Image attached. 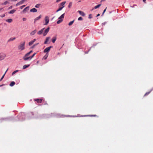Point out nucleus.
Instances as JSON below:
<instances>
[{"label": "nucleus", "mask_w": 153, "mask_h": 153, "mask_svg": "<svg viewBox=\"0 0 153 153\" xmlns=\"http://www.w3.org/2000/svg\"><path fill=\"white\" fill-rule=\"evenodd\" d=\"M15 84V83L14 81H12L11 82L9 85L11 87H12Z\"/></svg>", "instance_id": "nucleus-20"}, {"label": "nucleus", "mask_w": 153, "mask_h": 153, "mask_svg": "<svg viewBox=\"0 0 153 153\" xmlns=\"http://www.w3.org/2000/svg\"><path fill=\"white\" fill-rule=\"evenodd\" d=\"M63 117H77L76 116H71L69 115H62Z\"/></svg>", "instance_id": "nucleus-19"}, {"label": "nucleus", "mask_w": 153, "mask_h": 153, "mask_svg": "<svg viewBox=\"0 0 153 153\" xmlns=\"http://www.w3.org/2000/svg\"><path fill=\"white\" fill-rule=\"evenodd\" d=\"M5 56L4 54H0V60H2L3 59L4 57H5Z\"/></svg>", "instance_id": "nucleus-13"}, {"label": "nucleus", "mask_w": 153, "mask_h": 153, "mask_svg": "<svg viewBox=\"0 0 153 153\" xmlns=\"http://www.w3.org/2000/svg\"><path fill=\"white\" fill-rule=\"evenodd\" d=\"M150 93V92H146L144 95V96H146L148 95Z\"/></svg>", "instance_id": "nucleus-39"}, {"label": "nucleus", "mask_w": 153, "mask_h": 153, "mask_svg": "<svg viewBox=\"0 0 153 153\" xmlns=\"http://www.w3.org/2000/svg\"><path fill=\"white\" fill-rule=\"evenodd\" d=\"M56 40V37H53L52 39V42L53 43H55Z\"/></svg>", "instance_id": "nucleus-27"}, {"label": "nucleus", "mask_w": 153, "mask_h": 153, "mask_svg": "<svg viewBox=\"0 0 153 153\" xmlns=\"http://www.w3.org/2000/svg\"><path fill=\"white\" fill-rule=\"evenodd\" d=\"M50 39V37H47L46 38L45 41L44 42V44H47L48 43V42Z\"/></svg>", "instance_id": "nucleus-16"}, {"label": "nucleus", "mask_w": 153, "mask_h": 153, "mask_svg": "<svg viewBox=\"0 0 153 153\" xmlns=\"http://www.w3.org/2000/svg\"><path fill=\"white\" fill-rule=\"evenodd\" d=\"M105 1V0H101V2H102V1Z\"/></svg>", "instance_id": "nucleus-57"}, {"label": "nucleus", "mask_w": 153, "mask_h": 153, "mask_svg": "<svg viewBox=\"0 0 153 153\" xmlns=\"http://www.w3.org/2000/svg\"><path fill=\"white\" fill-rule=\"evenodd\" d=\"M49 27H48L45 30L44 32L43 33V35L44 36H45L47 34L49 31Z\"/></svg>", "instance_id": "nucleus-8"}, {"label": "nucleus", "mask_w": 153, "mask_h": 153, "mask_svg": "<svg viewBox=\"0 0 153 153\" xmlns=\"http://www.w3.org/2000/svg\"><path fill=\"white\" fill-rule=\"evenodd\" d=\"M34 42L32 40L29 42L28 45L29 46H31L32 44H33Z\"/></svg>", "instance_id": "nucleus-28"}, {"label": "nucleus", "mask_w": 153, "mask_h": 153, "mask_svg": "<svg viewBox=\"0 0 153 153\" xmlns=\"http://www.w3.org/2000/svg\"><path fill=\"white\" fill-rule=\"evenodd\" d=\"M38 45V43H37L36 44H35L34 45H33L32 47H31V48H34L37 45Z\"/></svg>", "instance_id": "nucleus-32"}, {"label": "nucleus", "mask_w": 153, "mask_h": 153, "mask_svg": "<svg viewBox=\"0 0 153 153\" xmlns=\"http://www.w3.org/2000/svg\"><path fill=\"white\" fill-rule=\"evenodd\" d=\"M66 3V2L65 1L60 3L59 4V8L56 11V12H57L61 10L65 7V4Z\"/></svg>", "instance_id": "nucleus-3"}, {"label": "nucleus", "mask_w": 153, "mask_h": 153, "mask_svg": "<svg viewBox=\"0 0 153 153\" xmlns=\"http://www.w3.org/2000/svg\"><path fill=\"white\" fill-rule=\"evenodd\" d=\"M16 11V10L15 9H13L12 10L8 12V13L11 14L14 13Z\"/></svg>", "instance_id": "nucleus-18"}, {"label": "nucleus", "mask_w": 153, "mask_h": 153, "mask_svg": "<svg viewBox=\"0 0 153 153\" xmlns=\"http://www.w3.org/2000/svg\"><path fill=\"white\" fill-rule=\"evenodd\" d=\"M8 3V2L7 1H5L3 4H4L5 5H6Z\"/></svg>", "instance_id": "nucleus-38"}, {"label": "nucleus", "mask_w": 153, "mask_h": 153, "mask_svg": "<svg viewBox=\"0 0 153 153\" xmlns=\"http://www.w3.org/2000/svg\"><path fill=\"white\" fill-rule=\"evenodd\" d=\"M36 32V30H33V31L31 32L30 33V34L31 35H33L35 34V33Z\"/></svg>", "instance_id": "nucleus-21"}, {"label": "nucleus", "mask_w": 153, "mask_h": 153, "mask_svg": "<svg viewBox=\"0 0 153 153\" xmlns=\"http://www.w3.org/2000/svg\"><path fill=\"white\" fill-rule=\"evenodd\" d=\"M78 12L81 16H85V14L83 11L79 10Z\"/></svg>", "instance_id": "nucleus-14"}, {"label": "nucleus", "mask_w": 153, "mask_h": 153, "mask_svg": "<svg viewBox=\"0 0 153 153\" xmlns=\"http://www.w3.org/2000/svg\"><path fill=\"white\" fill-rule=\"evenodd\" d=\"M29 9V7L27 6L25 7L23 10V13H25Z\"/></svg>", "instance_id": "nucleus-12"}, {"label": "nucleus", "mask_w": 153, "mask_h": 153, "mask_svg": "<svg viewBox=\"0 0 153 153\" xmlns=\"http://www.w3.org/2000/svg\"><path fill=\"white\" fill-rule=\"evenodd\" d=\"M6 21L8 23H11L12 21V19H8L6 20Z\"/></svg>", "instance_id": "nucleus-24"}, {"label": "nucleus", "mask_w": 153, "mask_h": 153, "mask_svg": "<svg viewBox=\"0 0 153 153\" xmlns=\"http://www.w3.org/2000/svg\"><path fill=\"white\" fill-rule=\"evenodd\" d=\"M88 18L89 19H91L92 18V16L91 14H89V15Z\"/></svg>", "instance_id": "nucleus-42"}, {"label": "nucleus", "mask_w": 153, "mask_h": 153, "mask_svg": "<svg viewBox=\"0 0 153 153\" xmlns=\"http://www.w3.org/2000/svg\"><path fill=\"white\" fill-rule=\"evenodd\" d=\"M25 42H21V44L19 45L18 48L19 50L22 51L25 49Z\"/></svg>", "instance_id": "nucleus-4"}, {"label": "nucleus", "mask_w": 153, "mask_h": 153, "mask_svg": "<svg viewBox=\"0 0 153 153\" xmlns=\"http://www.w3.org/2000/svg\"><path fill=\"white\" fill-rule=\"evenodd\" d=\"M3 8H0V11L3 9Z\"/></svg>", "instance_id": "nucleus-58"}, {"label": "nucleus", "mask_w": 153, "mask_h": 153, "mask_svg": "<svg viewBox=\"0 0 153 153\" xmlns=\"http://www.w3.org/2000/svg\"><path fill=\"white\" fill-rule=\"evenodd\" d=\"M37 10L35 8H34L30 10V11L31 12L35 13L37 12Z\"/></svg>", "instance_id": "nucleus-15"}, {"label": "nucleus", "mask_w": 153, "mask_h": 153, "mask_svg": "<svg viewBox=\"0 0 153 153\" xmlns=\"http://www.w3.org/2000/svg\"><path fill=\"white\" fill-rule=\"evenodd\" d=\"M25 5H22V6H21L20 7V8L21 9H22L23 8V7H25Z\"/></svg>", "instance_id": "nucleus-37"}, {"label": "nucleus", "mask_w": 153, "mask_h": 153, "mask_svg": "<svg viewBox=\"0 0 153 153\" xmlns=\"http://www.w3.org/2000/svg\"><path fill=\"white\" fill-rule=\"evenodd\" d=\"M27 1V0H22L19 2L17 3L16 4V6H18L22 4H23L25 1Z\"/></svg>", "instance_id": "nucleus-10"}, {"label": "nucleus", "mask_w": 153, "mask_h": 153, "mask_svg": "<svg viewBox=\"0 0 153 153\" xmlns=\"http://www.w3.org/2000/svg\"><path fill=\"white\" fill-rule=\"evenodd\" d=\"M72 2H70L69 4V5H68V7L69 8H70L72 6Z\"/></svg>", "instance_id": "nucleus-33"}, {"label": "nucleus", "mask_w": 153, "mask_h": 153, "mask_svg": "<svg viewBox=\"0 0 153 153\" xmlns=\"http://www.w3.org/2000/svg\"><path fill=\"white\" fill-rule=\"evenodd\" d=\"M39 63V62H38V61L37 62H36V63Z\"/></svg>", "instance_id": "nucleus-60"}, {"label": "nucleus", "mask_w": 153, "mask_h": 153, "mask_svg": "<svg viewBox=\"0 0 153 153\" xmlns=\"http://www.w3.org/2000/svg\"><path fill=\"white\" fill-rule=\"evenodd\" d=\"M48 55H45V56H44V59H47V58L48 57Z\"/></svg>", "instance_id": "nucleus-43"}, {"label": "nucleus", "mask_w": 153, "mask_h": 153, "mask_svg": "<svg viewBox=\"0 0 153 153\" xmlns=\"http://www.w3.org/2000/svg\"><path fill=\"white\" fill-rule=\"evenodd\" d=\"M19 71V70H16V71H14L12 73V75H13L14 74H15V73H17V72H18Z\"/></svg>", "instance_id": "nucleus-34"}, {"label": "nucleus", "mask_w": 153, "mask_h": 153, "mask_svg": "<svg viewBox=\"0 0 153 153\" xmlns=\"http://www.w3.org/2000/svg\"><path fill=\"white\" fill-rule=\"evenodd\" d=\"M44 28L40 30L39 31V34H41L44 31Z\"/></svg>", "instance_id": "nucleus-31"}, {"label": "nucleus", "mask_w": 153, "mask_h": 153, "mask_svg": "<svg viewBox=\"0 0 153 153\" xmlns=\"http://www.w3.org/2000/svg\"><path fill=\"white\" fill-rule=\"evenodd\" d=\"M87 116H88L90 117H96V115H87Z\"/></svg>", "instance_id": "nucleus-44"}, {"label": "nucleus", "mask_w": 153, "mask_h": 153, "mask_svg": "<svg viewBox=\"0 0 153 153\" xmlns=\"http://www.w3.org/2000/svg\"><path fill=\"white\" fill-rule=\"evenodd\" d=\"M15 39H16L15 37L11 38L8 40L7 42H10V41H13L14 40H15Z\"/></svg>", "instance_id": "nucleus-25"}, {"label": "nucleus", "mask_w": 153, "mask_h": 153, "mask_svg": "<svg viewBox=\"0 0 153 153\" xmlns=\"http://www.w3.org/2000/svg\"><path fill=\"white\" fill-rule=\"evenodd\" d=\"M36 40V39H33V40H32V41H33V42H34Z\"/></svg>", "instance_id": "nucleus-52"}, {"label": "nucleus", "mask_w": 153, "mask_h": 153, "mask_svg": "<svg viewBox=\"0 0 153 153\" xmlns=\"http://www.w3.org/2000/svg\"><path fill=\"white\" fill-rule=\"evenodd\" d=\"M35 7L37 8H38V4H36L35 6Z\"/></svg>", "instance_id": "nucleus-49"}, {"label": "nucleus", "mask_w": 153, "mask_h": 153, "mask_svg": "<svg viewBox=\"0 0 153 153\" xmlns=\"http://www.w3.org/2000/svg\"><path fill=\"white\" fill-rule=\"evenodd\" d=\"M25 114L24 113H20L17 116V117L19 120L23 121L25 119Z\"/></svg>", "instance_id": "nucleus-1"}, {"label": "nucleus", "mask_w": 153, "mask_h": 153, "mask_svg": "<svg viewBox=\"0 0 153 153\" xmlns=\"http://www.w3.org/2000/svg\"><path fill=\"white\" fill-rule=\"evenodd\" d=\"M38 20V17L34 19V23H35L36 21L37 20Z\"/></svg>", "instance_id": "nucleus-36"}, {"label": "nucleus", "mask_w": 153, "mask_h": 153, "mask_svg": "<svg viewBox=\"0 0 153 153\" xmlns=\"http://www.w3.org/2000/svg\"><path fill=\"white\" fill-rule=\"evenodd\" d=\"M34 101H36L37 103H38V99H34Z\"/></svg>", "instance_id": "nucleus-46"}, {"label": "nucleus", "mask_w": 153, "mask_h": 153, "mask_svg": "<svg viewBox=\"0 0 153 153\" xmlns=\"http://www.w3.org/2000/svg\"><path fill=\"white\" fill-rule=\"evenodd\" d=\"M12 8H13V6H11L10 7H9L8 9H12Z\"/></svg>", "instance_id": "nucleus-47"}, {"label": "nucleus", "mask_w": 153, "mask_h": 153, "mask_svg": "<svg viewBox=\"0 0 153 153\" xmlns=\"http://www.w3.org/2000/svg\"><path fill=\"white\" fill-rule=\"evenodd\" d=\"M42 103V105H44L47 104V103L44 100L43 98L40 99H39V103Z\"/></svg>", "instance_id": "nucleus-7"}, {"label": "nucleus", "mask_w": 153, "mask_h": 153, "mask_svg": "<svg viewBox=\"0 0 153 153\" xmlns=\"http://www.w3.org/2000/svg\"><path fill=\"white\" fill-rule=\"evenodd\" d=\"M59 20H58L57 22V23L58 24H60L63 21L62 19H59Z\"/></svg>", "instance_id": "nucleus-29"}, {"label": "nucleus", "mask_w": 153, "mask_h": 153, "mask_svg": "<svg viewBox=\"0 0 153 153\" xmlns=\"http://www.w3.org/2000/svg\"><path fill=\"white\" fill-rule=\"evenodd\" d=\"M33 52V51H30L29 52L26 53L23 57V59L25 60V58L29 57V56Z\"/></svg>", "instance_id": "nucleus-6"}, {"label": "nucleus", "mask_w": 153, "mask_h": 153, "mask_svg": "<svg viewBox=\"0 0 153 153\" xmlns=\"http://www.w3.org/2000/svg\"><path fill=\"white\" fill-rule=\"evenodd\" d=\"M8 70V68L7 70L5 71V73L2 76V77L1 78V79H0V81H1L3 79V78H4V76H5V74L6 73V72Z\"/></svg>", "instance_id": "nucleus-22"}, {"label": "nucleus", "mask_w": 153, "mask_h": 153, "mask_svg": "<svg viewBox=\"0 0 153 153\" xmlns=\"http://www.w3.org/2000/svg\"><path fill=\"white\" fill-rule=\"evenodd\" d=\"M74 20H73L72 21L70 22L69 23V24H68V25H69V26H71V25H72L73 24V23H74Z\"/></svg>", "instance_id": "nucleus-30"}, {"label": "nucleus", "mask_w": 153, "mask_h": 153, "mask_svg": "<svg viewBox=\"0 0 153 153\" xmlns=\"http://www.w3.org/2000/svg\"><path fill=\"white\" fill-rule=\"evenodd\" d=\"M101 5V4H99L98 5H97V6H95L94 7V8L95 9H96L99 7Z\"/></svg>", "instance_id": "nucleus-26"}, {"label": "nucleus", "mask_w": 153, "mask_h": 153, "mask_svg": "<svg viewBox=\"0 0 153 153\" xmlns=\"http://www.w3.org/2000/svg\"><path fill=\"white\" fill-rule=\"evenodd\" d=\"M52 46H51L50 47L46 48L44 50V52H45V53L48 52L50 51V50L51 49V48H52Z\"/></svg>", "instance_id": "nucleus-11"}, {"label": "nucleus", "mask_w": 153, "mask_h": 153, "mask_svg": "<svg viewBox=\"0 0 153 153\" xmlns=\"http://www.w3.org/2000/svg\"><path fill=\"white\" fill-rule=\"evenodd\" d=\"M36 107L34 108L33 110V111L31 112L32 114V116L33 117H36L38 114V110L37 108H36Z\"/></svg>", "instance_id": "nucleus-2"}, {"label": "nucleus", "mask_w": 153, "mask_h": 153, "mask_svg": "<svg viewBox=\"0 0 153 153\" xmlns=\"http://www.w3.org/2000/svg\"><path fill=\"white\" fill-rule=\"evenodd\" d=\"M17 0H11V1H17Z\"/></svg>", "instance_id": "nucleus-51"}, {"label": "nucleus", "mask_w": 153, "mask_h": 153, "mask_svg": "<svg viewBox=\"0 0 153 153\" xmlns=\"http://www.w3.org/2000/svg\"><path fill=\"white\" fill-rule=\"evenodd\" d=\"M5 16V15L4 14H3L2 15L0 16L2 18H3V17H4Z\"/></svg>", "instance_id": "nucleus-40"}, {"label": "nucleus", "mask_w": 153, "mask_h": 153, "mask_svg": "<svg viewBox=\"0 0 153 153\" xmlns=\"http://www.w3.org/2000/svg\"><path fill=\"white\" fill-rule=\"evenodd\" d=\"M45 23L44 24L45 25H47L48 23L49 19V17L48 16H46L45 17Z\"/></svg>", "instance_id": "nucleus-9"}, {"label": "nucleus", "mask_w": 153, "mask_h": 153, "mask_svg": "<svg viewBox=\"0 0 153 153\" xmlns=\"http://www.w3.org/2000/svg\"><path fill=\"white\" fill-rule=\"evenodd\" d=\"M62 0H56V2L58 3L61 1Z\"/></svg>", "instance_id": "nucleus-50"}, {"label": "nucleus", "mask_w": 153, "mask_h": 153, "mask_svg": "<svg viewBox=\"0 0 153 153\" xmlns=\"http://www.w3.org/2000/svg\"><path fill=\"white\" fill-rule=\"evenodd\" d=\"M65 13H63L58 18V19H62L64 18Z\"/></svg>", "instance_id": "nucleus-23"}, {"label": "nucleus", "mask_w": 153, "mask_h": 153, "mask_svg": "<svg viewBox=\"0 0 153 153\" xmlns=\"http://www.w3.org/2000/svg\"><path fill=\"white\" fill-rule=\"evenodd\" d=\"M106 9H107V7H106L105 8V10H103V12L102 13V15H103L104 14V13L105 12V11L106 10Z\"/></svg>", "instance_id": "nucleus-45"}, {"label": "nucleus", "mask_w": 153, "mask_h": 153, "mask_svg": "<svg viewBox=\"0 0 153 153\" xmlns=\"http://www.w3.org/2000/svg\"><path fill=\"white\" fill-rule=\"evenodd\" d=\"M36 53H34L32 56L28 57L27 58H25V61H27L30 60L36 54Z\"/></svg>", "instance_id": "nucleus-5"}, {"label": "nucleus", "mask_w": 153, "mask_h": 153, "mask_svg": "<svg viewBox=\"0 0 153 153\" xmlns=\"http://www.w3.org/2000/svg\"><path fill=\"white\" fill-rule=\"evenodd\" d=\"M100 16V14L98 13V14L96 16L97 17V16Z\"/></svg>", "instance_id": "nucleus-54"}, {"label": "nucleus", "mask_w": 153, "mask_h": 153, "mask_svg": "<svg viewBox=\"0 0 153 153\" xmlns=\"http://www.w3.org/2000/svg\"><path fill=\"white\" fill-rule=\"evenodd\" d=\"M83 19L81 17H80L78 18V21H80L82 20Z\"/></svg>", "instance_id": "nucleus-35"}, {"label": "nucleus", "mask_w": 153, "mask_h": 153, "mask_svg": "<svg viewBox=\"0 0 153 153\" xmlns=\"http://www.w3.org/2000/svg\"><path fill=\"white\" fill-rule=\"evenodd\" d=\"M30 66V64L25 65L23 67V69H25Z\"/></svg>", "instance_id": "nucleus-17"}, {"label": "nucleus", "mask_w": 153, "mask_h": 153, "mask_svg": "<svg viewBox=\"0 0 153 153\" xmlns=\"http://www.w3.org/2000/svg\"><path fill=\"white\" fill-rule=\"evenodd\" d=\"M22 20L23 21H25L26 20V18H23Z\"/></svg>", "instance_id": "nucleus-48"}, {"label": "nucleus", "mask_w": 153, "mask_h": 153, "mask_svg": "<svg viewBox=\"0 0 153 153\" xmlns=\"http://www.w3.org/2000/svg\"><path fill=\"white\" fill-rule=\"evenodd\" d=\"M143 1L145 3H146V0H143Z\"/></svg>", "instance_id": "nucleus-55"}, {"label": "nucleus", "mask_w": 153, "mask_h": 153, "mask_svg": "<svg viewBox=\"0 0 153 153\" xmlns=\"http://www.w3.org/2000/svg\"><path fill=\"white\" fill-rule=\"evenodd\" d=\"M4 85V84L2 85H0V87H1V86H2L3 85Z\"/></svg>", "instance_id": "nucleus-56"}, {"label": "nucleus", "mask_w": 153, "mask_h": 153, "mask_svg": "<svg viewBox=\"0 0 153 153\" xmlns=\"http://www.w3.org/2000/svg\"><path fill=\"white\" fill-rule=\"evenodd\" d=\"M76 1H78V2H80L81 1V0H75Z\"/></svg>", "instance_id": "nucleus-53"}, {"label": "nucleus", "mask_w": 153, "mask_h": 153, "mask_svg": "<svg viewBox=\"0 0 153 153\" xmlns=\"http://www.w3.org/2000/svg\"><path fill=\"white\" fill-rule=\"evenodd\" d=\"M41 15H40V16H39V19L40 18L41 16Z\"/></svg>", "instance_id": "nucleus-59"}, {"label": "nucleus", "mask_w": 153, "mask_h": 153, "mask_svg": "<svg viewBox=\"0 0 153 153\" xmlns=\"http://www.w3.org/2000/svg\"><path fill=\"white\" fill-rule=\"evenodd\" d=\"M1 120H7V118H3L1 119Z\"/></svg>", "instance_id": "nucleus-41"}]
</instances>
